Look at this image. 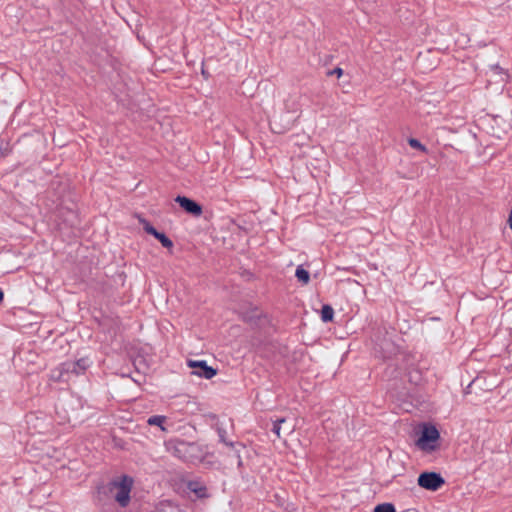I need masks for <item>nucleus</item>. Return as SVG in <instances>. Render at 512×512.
<instances>
[{
	"mask_svg": "<svg viewBox=\"0 0 512 512\" xmlns=\"http://www.w3.org/2000/svg\"><path fill=\"white\" fill-rule=\"evenodd\" d=\"M334 310L330 305H323L321 309V319L323 322H329L333 320Z\"/></svg>",
	"mask_w": 512,
	"mask_h": 512,
	"instance_id": "9b49d317",
	"label": "nucleus"
},
{
	"mask_svg": "<svg viewBox=\"0 0 512 512\" xmlns=\"http://www.w3.org/2000/svg\"><path fill=\"white\" fill-rule=\"evenodd\" d=\"M4 294L3 291L0 289V302L3 300Z\"/></svg>",
	"mask_w": 512,
	"mask_h": 512,
	"instance_id": "6ab92c4d",
	"label": "nucleus"
},
{
	"mask_svg": "<svg viewBox=\"0 0 512 512\" xmlns=\"http://www.w3.org/2000/svg\"><path fill=\"white\" fill-rule=\"evenodd\" d=\"M166 448L174 456L183 459L190 460L197 451V445L195 443L186 442L184 440H170L166 443Z\"/></svg>",
	"mask_w": 512,
	"mask_h": 512,
	"instance_id": "f03ea898",
	"label": "nucleus"
},
{
	"mask_svg": "<svg viewBox=\"0 0 512 512\" xmlns=\"http://www.w3.org/2000/svg\"><path fill=\"white\" fill-rule=\"evenodd\" d=\"M439 436V432L434 426H425L422 430L421 436L416 441V445L422 451H434L437 447Z\"/></svg>",
	"mask_w": 512,
	"mask_h": 512,
	"instance_id": "7ed1b4c3",
	"label": "nucleus"
},
{
	"mask_svg": "<svg viewBox=\"0 0 512 512\" xmlns=\"http://www.w3.org/2000/svg\"><path fill=\"white\" fill-rule=\"evenodd\" d=\"M374 512H396V510L392 504L384 503L377 505Z\"/></svg>",
	"mask_w": 512,
	"mask_h": 512,
	"instance_id": "f8f14e48",
	"label": "nucleus"
},
{
	"mask_svg": "<svg viewBox=\"0 0 512 512\" xmlns=\"http://www.w3.org/2000/svg\"><path fill=\"white\" fill-rule=\"evenodd\" d=\"M286 423L285 418H280L274 421L273 429L272 431L277 435V437H280V431L282 429V425Z\"/></svg>",
	"mask_w": 512,
	"mask_h": 512,
	"instance_id": "4468645a",
	"label": "nucleus"
},
{
	"mask_svg": "<svg viewBox=\"0 0 512 512\" xmlns=\"http://www.w3.org/2000/svg\"><path fill=\"white\" fill-rule=\"evenodd\" d=\"M187 365L191 368V374L200 378L211 379L217 371L211 366H208L204 360H188Z\"/></svg>",
	"mask_w": 512,
	"mask_h": 512,
	"instance_id": "39448f33",
	"label": "nucleus"
},
{
	"mask_svg": "<svg viewBox=\"0 0 512 512\" xmlns=\"http://www.w3.org/2000/svg\"><path fill=\"white\" fill-rule=\"evenodd\" d=\"M141 222L143 223L144 230L148 234L153 235L156 239H158L163 247L172 248L173 242L164 233L158 232L149 222L145 220H141Z\"/></svg>",
	"mask_w": 512,
	"mask_h": 512,
	"instance_id": "0eeeda50",
	"label": "nucleus"
},
{
	"mask_svg": "<svg viewBox=\"0 0 512 512\" xmlns=\"http://www.w3.org/2000/svg\"><path fill=\"white\" fill-rule=\"evenodd\" d=\"M65 366L67 371H72L75 374H79L89 366V363L87 359H80L74 363H66Z\"/></svg>",
	"mask_w": 512,
	"mask_h": 512,
	"instance_id": "6e6552de",
	"label": "nucleus"
},
{
	"mask_svg": "<svg viewBox=\"0 0 512 512\" xmlns=\"http://www.w3.org/2000/svg\"><path fill=\"white\" fill-rule=\"evenodd\" d=\"M417 482L426 490L436 491L444 484V479L438 473L424 472L419 475Z\"/></svg>",
	"mask_w": 512,
	"mask_h": 512,
	"instance_id": "20e7f679",
	"label": "nucleus"
},
{
	"mask_svg": "<svg viewBox=\"0 0 512 512\" xmlns=\"http://www.w3.org/2000/svg\"><path fill=\"white\" fill-rule=\"evenodd\" d=\"M132 485L133 480L128 476H122L120 479L115 480L111 483L110 491L113 494L115 500L122 507L127 506L130 501V492Z\"/></svg>",
	"mask_w": 512,
	"mask_h": 512,
	"instance_id": "f257e3e1",
	"label": "nucleus"
},
{
	"mask_svg": "<svg viewBox=\"0 0 512 512\" xmlns=\"http://www.w3.org/2000/svg\"><path fill=\"white\" fill-rule=\"evenodd\" d=\"M166 421L167 418L163 415H154L147 419L148 425L158 426L163 432L168 431L167 427L165 426Z\"/></svg>",
	"mask_w": 512,
	"mask_h": 512,
	"instance_id": "1a4fd4ad",
	"label": "nucleus"
},
{
	"mask_svg": "<svg viewBox=\"0 0 512 512\" xmlns=\"http://www.w3.org/2000/svg\"><path fill=\"white\" fill-rule=\"evenodd\" d=\"M492 70L495 72V74H498V75H505V73L503 72L502 68L499 67V66H494L492 67Z\"/></svg>",
	"mask_w": 512,
	"mask_h": 512,
	"instance_id": "dca6fc26",
	"label": "nucleus"
},
{
	"mask_svg": "<svg viewBox=\"0 0 512 512\" xmlns=\"http://www.w3.org/2000/svg\"><path fill=\"white\" fill-rule=\"evenodd\" d=\"M295 276L298 279L299 282L306 285L309 283L310 280V274L309 272L304 269L302 266H298L295 272Z\"/></svg>",
	"mask_w": 512,
	"mask_h": 512,
	"instance_id": "9d476101",
	"label": "nucleus"
},
{
	"mask_svg": "<svg viewBox=\"0 0 512 512\" xmlns=\"http://www.w3.org/2000/svg\"><path fill=\"white\" fill-rule=\"evenodd\" d=\"M285 430H286L288 433H291V432H293L294 427H293V426H289V427L285 428Z\"/></svg>",
	"mask_w": 512,
	"mask_h": 512,
	"instance_id": "a211bd4d",
	"label": "nucleus"
},
{
	"mask_svg": "<svg viewBox=\"0 0 512 512\" xmlns=\"http://www.w3.org/2000/svg\"><path fill=\"white\" fill-rule=\"evenodd\" d=\"M189 488L198 496L204 497L206 489L197 483H190Z\"/></svg>",
	"mask_w": 512,
	"mask_h": 512,
	"instance_id": "ddd939ff",
	"label": "nucleus"
},
{
	"mask_svg": "<svg viewBox=\"0 0 512 512\" xmlns=\"http://www.w3.org/2000/svg\"><path fill=\"white\" fill-rule=\"evenodd\" d=\"M175 201L187 212L194 216H199L202 213V207L195 201L185 197L177 196Z\"/></svg>",
	"mask_w": 512,
	"mask_h": 512,
	"instance_id": "423d86ee",
	"label": "nucleus"
},
{
	"mask_svg": "<svg viewBox=\"0 0 512 512\" xmlns=\"http://www.w3.org/2000/svg\"><path fill=\"white\" fill-rule=\"evenodd\" d=\"M408 143H409V145H410L412 148L419 149V150H421V151H423V152H425V151H426V147H425L424 145H422V144L420 143V141H419V140H417V139H415V138H410V139L408 140Z\"/></svg>",
	"mask_w": 512,
	"mask_h": 512,
	"instance_id": "2eb2a0df",
	"label": "nucleus"
},
{
	"mask_svg": "<svg viewBox=\"0 0 512 512\" xmlns=\"http://www.w3.org/2000/svg\"><path fill=\"white\" fill-rule=\"evenodd\" d=\"M330 74H335L340 78L343 75V70L341 68H335Z\"/></svg>",
	"mask_w": 512,
	"mask_h": 512,
	"instance_id": "f3484780",
	"label": "nucleus"
}]
</instances>
